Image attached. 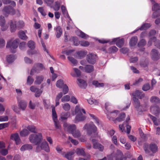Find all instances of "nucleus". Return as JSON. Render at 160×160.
Listing matches in <instances>:
<instances>
[{
    "mask_svg": "<svg viewBox=\"0 0 160 160\" xmlns=\"http://www.w3.org/2000/svg\"><path fill=\"white\" fill-rule=\"evenodd\" d=\"M76 153L78 155H82L84 156L85 153L84 150L82 148H78L76 150Z\"/></svg>",
    "mask_w": 160,
    "mask_h": 160,
    "instance_id": "37",
    "label": "nucleus"
},
{
    "mask_svg": "<svg viewBox=\"0 0 160 160\" xmlns=\"http://www.w3.org/2000/svg\"><path fill=\"white\" fill-rule=\"evenodd\" d=\"M79 36L81 38L84 39H88L89 37L88 35L82 32H80Z\"/></svg>",
    "mask_w": 160,
    "mask_h": 160,
    "instance_id": "58",
    "label": "nucleus"
},
{
    "mask_svg": "<svg viewBox=\"0 0 160 160\" xmlns=\"http://www.w3.org/2000/svg\"><path fill=\"white\" fill-rule=\"evenodd\" d=\"M151 55V58L153 60H157L160 58V54L158 53V51L155 49H153L152 50Z\"/></svg>",
    "mask_w": 160,
    "mask_h": 160,
    "instance_id": "12",
    "label": "nucleus"
},
{
    "mask_svg": "<svg viewBox=\"0 0 160 160\" xmlns=\"http://www.w3.org/2000/svg\"><path fill=\"white\" fill-rule=\"evenodd\" d=\"M0 153L3 156H6L8 153V150L4 148L0 150Z\"/></svg>",
    "mask_w": 160,
    "mask_h": 160,
    "instance_id": "54",
    "label": "nucleus"
},
{
    "mask_svg": "<svg viewBox=\"0 0 160 160\" xmlns=\"http://www.w3.org/2000/svg\"><path fill=\"white\" fill-rule=\"evenodd\" d=\"M38 11L43 16H45L46 15V11H45L44 8L39 7L38 9Z\"/></svg>",
    "mask_w": 160,
    "mask_h": 160,
    "instance_id": "46",
    "label": "nucleus"
},
{
    "mask_svg": "<svg viewBox=\"0 0 160 160\" xmlns=\"http://www.w3.org/2000/svg\"><path fill=\"white\" fill-rule=\"evenodd\" d=\"M159 16H160V11H155L153 13L152 17L153 18H156Z\"/></svg>",
    "mask_w": 160,
    "mask_h": 160,
    "instance_id": "61",
    "label": "nucleus"
},
{
    "mask_svg": "<svg viewBox=\"0 0 160 160\" xmlns=\"http://www.w3.org/2000/svg\"><path fill=\"white\" fill-rule=\"evenodd\" d=\"M150 101L152 103L158 104L160 103V100L159 98L155 96L152 97L150 99Z\"/></svg>",
    "mask_w": 160,
    "mask_h": 160,
    "instance_id": "30",
    "label": "nucleus"
},
{
    "mask_svg": "<svg viewBox=\"0 0 160 160\" xmlns=\"http://www.w3.org/2000/svg\"><path fill=\"white\" fill-rule=\"evenodd\" d=\"M33 81L34 79L32 77L30 76L28 77L27 82V84L30 85L33 83Z\"/></svg>",
    "mask_w": 160,
    "mask_h": 160,
    "instance_id": "53",
    "label": "nucleus"
},
{
    "mask_svg": "<svg viewBox=\"0 0 160 160\" xmlns=\"http://www.w3.org/2000/svg\"><path fill=\"white\" fill-rule=\"evenodd\" d=\"M79 43L81 46L83 47H87L90 44L89 42L87 41H80Z\"/></svg>",
    "mask_w": 160,
    "mask_h": 160,
    "instance_id": "51",
    "label": "nucleus"
},
{
    "mask_svg": "<svg viewBox=\"0 0 160 160\" xmlns=\"http://www.w3.org/2000/svg\"><path fill=\"white\" fill-rule=\"evenodd\" d=\"M29 134V131L26 129H24L20 132V135L22 137H25L28 135Z\"/></svg>",
    "mask_w": 160,
    "mask_h": 160,
    "instance_id": "45",
    "label": "nucleus"
},
{
    "mask_svg": "<svg viewBox=\"0 0 160 160\" xmlns=\"http://www.w3.org/2000/svg\"><path fill=\"white\" fill-rule=\"evenodd\" d=\"M36 68L38 69H39L40 70H42L43 69H45V67L43 65L42 63H37L35 65Z\"/></svg>",
    "mask_w": 160,
    "mask_h": 160,
    "instance_id": "55",
    "label": "nucleus"
},
{
    "mask_svg": "<svg viewBox=\"0 0 160 160\" xmlns=\"http://www.w3.org/2000/svg\"><path fill=\"white\" fill-rule=\"evenodd\" d=\"M70 99V96L68 95L64 96L61 99V101L62 102L69 101Z\"/></svg>",
    "mask_w": 160,
    "mask_h": 160,
    "instance_id": "52",
    "label": "nucleus"
},
{
    "mask_svg": "<svg viewBox=\"0 0 160 160\" xmlns=\"http://www.w3.org/2000/svg\"><path fill=\"white\" fill-rule=\"evenodd\" d=\"M54 29L55 31L56 37L58 38H59L62 34V29L60 26H57L54 28Z\"/></svg>",
    "mask_w": 160,
    "mask_h": 160,
    "instance_id": "18",
    "label": "nucleus"
},
{
    "mask_svg": "<svg viewBox=\"0 0 160 160\" xmlns=\"http://www.w3.org/2000/svg\"><path fill=\"white\" fill-rule=\"evenodd\" d=\"M77 80L79 82L78 83V84L80 87L82 88H85L87 86L86 82L84 80L79 78Z\"/></svg>",
    "mask_w": 160,
    "mask_h": 160,
    "instance_id": "26",
    "label": "nucleus"
},
{
    "mask_svg": "<svg viewBox=\"0 0 160 160\" xmlns=\"http://www.w3.org/2000/svg\"><path fill=\"white\" fill-rule=\"evenodd\" d=\"M151 26L150 23H145L141 26V27L139 28L136 29L134 31V32L138 31L139 30H146L150 28Z\"/></svg>",
    "mask_w": 160,
    "mask_h": 160,
    "instance_id": "24",
    "label": "nucleus"
},
{
    "mask_svg": "<svg viewBox=\"0 0 160 160\" xmlns=\"http://www.w3.org/2000/svg\"><path fill=\"white\" fill-rule=\"evenodd\" d=\"M68 139L74 145H77L78 144V141L75 139H72V138L70 137H68Z\"/></svg>",
    "mask_w": 160,
    "mask_h": 160,
    "instance_id": "63",
    "label": "nucleus"
},
{
    "mask_svg": "<svg viewBox=\"0 0 160 160\" xmlns=\"http://www.w3.org/2000/svg\"><path fill=\"white\" fill-rule=\"evenodd\" d=\"M115 157L116 160H122L123 157V154L119 150H117Z\"/></svg>",
    "mask_w": 160,
    "mask_h": 160,
    "instance_id": "21",
    "label": "nucleus"
},
{
    "mask_svg": "<svg viewBox=\"0 0 160 160\" xmlns=\"http://www.w3.org/2000/svg\"><path fill=\"white\" fill-rule=\"evenodd\" d=\"M61 3L58 1L55 2L54 5L52 6H51V7L55 11H58L59 10Z\"/></svg>",
    "mask_w": 160,
    "mask_h": 160,
    "instance_id": "29",
    "label": "nucleus"
},
{
    "mask_svg": "<svg viewBox=\"0 0 160 160\" xmlns=\"http://www.w3.org/2000/svg\"><path fill=\"white\" fill-rule=\"evenodd\" d=\"M87 53V51L84 50L79 51L77 52L78 57L80 59L84 57Z\"/></svg>",
    "mask_w": 160,
    "mask_h": 160,
    "instance_id": "31",
    "label": "nucleus"
},
{
    "mask_svg": "<svg viewBox=\"0 0 160 160\" xmlns=\"http://www.w3.org/2000/svg\"><path fill=\"white\" fill-rule=\"evenodd\" d=\"M18 103L19 109L23 111L25 109L27 106V103L25 101L23 100H18Z\"/></svg>",
    "mask_w": 160,
    "mask_h": 160,
    "instance_id": "16",
    "label": "nucleus"
},
{
    "mask_svg": "<svg viewBox=\"0 0 160 160\" xmlns=\"http://www.w3.org/2000/svg\"><path fill=\"white\" fill-rule=\"evenodd\" d=\"M133 100L134 102V106L136 108H138L140 106L139 100L136 97H133Z\"/></svg>",
    "mask_w": 160,
    "mask_h": 160,
    "instance_id": "39",
    "label": "nucleus"
},
{
    "mask_svg": "<svg viewBox=\"0 0 160 160\" xmlns=\"http://www.w3.org/2000/svg\"><path fill=\"white\" fill-rule=\"evenodd\" d=\"M10 138L15 141L16 144L18 145L21 143V141L18 133L12 134L11 135Z\"/></svg>",
    "mask_w": 160,
    "mask_h": 160,
    "instance_id": "13",
    "label": "nucleus"
},
{
    "mask_svg": "<svg viewBox=\"0 0 160 160\" xmlns=\"http://www.w3.org/2000/svg\"><path fill=\"white\" fill-rule=\"evenodd\" d=\"M96 56L92 53H89L87 56V60L88 62L91 64H94L96 61Z\"/></svg>",
    "mask_w": 160,
    "mask_h": 160,
    "instance_id": "10",
    "label": "nucleus"
},
{
    "mask_svg": "<svg viewBox=\"0 0 160 160\" xmlns=\"http://www.w3.org/2000/svg\"><path fill=\"white\" fill-rule=\"evenodd\" d=\"M18 44V42L17 41H8L7 42L6 47L9 48L12 53H15Z\"/></svg>",
    "mask_w": 160,
    "mask_h": 160,
    "instance_id": "6",
    "label": "nucleus"
},
{
    "mask_svg": "<svg viewBox=\"0 0 160 160\" xmlns=\"http://www.w3.org/2000/svg\"><path fill=\"white\" fill-rule=\"evenodd\" d=\"M70 113L68 112H63L61 114L60 118L62 120L67 119L70 116Z\"/></svg>",
    "mask_w": 160,
    "mask_h": 160,
    "instance_id": "25",
    "label": "nucleus"
},
{
    "mask_svg": "<svg viewBox=\"0 0 160 160\" xmlns=\"http://www.w3.org/2000/svg\"><path fill=\"white\" fill-rule=\"evenodd\" d=\"M63 93L62 92H60L57 95L55 99L56 104L55 106H57L59 104V101L60 99L62 97Z\"/></svg>",
    "mask_w": 160,
    "mask_h": 160,
    "instance_id": "32",
    "label": "nucleus"
},
{
    "mask_svg": "<svg viewBox=\"0 0 160 160\" xmlns=\"http://www.w3.org/2000/svg\"><path fill=\"white\" fill-rule=\"evenodd\" d=\"M44 78L43 76L42 75L37 76L34 83L36 84H40L43 81Z\"/></svg>",
    "mask_w": 160,
    "mask_h": 160,
    "instance_id": "28",
    "label": "nucleus"
},
{
    "mask_svg": "<svg viewBox=\"0 0 160 160\" xmlns=\"http://www.w3.org/2000/svg\"><path fill=\"white\" fill-rule=\"evenodd\" d=\"M92 84L97 88L103 87L104 86L103 83H99L98 81L94 80L92 82Z\"/></svg>",
    "mask_w": 160,
    "mask_h": 160,
    "instance_id": "33",
    "label": "nucleus"
},
{
    "mask_svg": "<svg viewBox=\"0 0 160 160\" xmlns=\"http://www.w3.org/2000/svg\"><path fill=\"white\" fill-rule=\"evenodd\" d=\"M118 113V111L117 110H115L114 112H110L108 115V116L109 115L111 117L109 119L114 120L113 119L115 118L117 116Z\"/></svg>",
    "mask_w": 160,
    "mask_h": 160,
    "instance_id": "36",
    "label": "nucleus"
},
{
    "mask_svg": "<svg viewBox=\"0 0 160 160\" xmlns=\"http://www.w3.org/2000/svg\"><path fill=\"white\" fill-rule=\"evenodd\" d=\"M83 114H86L85 110L84 109L81 108L79 106L77 105L75 109V113L76 115L74 120L75 123L83 121L86 119L85 116L83 114Z\"/></svg>",
    "mask_w": 160,
    "mask_h": 160,
    "instance_id": "2",
    "label": "nucleus"
},
{
    "mask_svg": "<svg viewBox=\"0 0 160 160\" xmlns=\"http://www.w3.org/2000/svg\"><path fill=\"white\" fill-rule=\"evenodd\" d=\"M124 41H117L116 42V45L119 48L124 46Z\"/></svg>",
    "mask_w": 160,
    "mask_h": 160,
    "instance_id": "49",
    "label": "nucleus"
},
{
    "mask_svg": "<svg viewBox=\"0 0 160 160\" xmlns=\"http://www.w3.org/2000/svg\"><path fill=\"white\" fill-rule=\"evenodd\" d=\"M62 91L64 94L67 93L68 92L69 89L68 86L65 84L62 87Z\"/></svg>",
    "mask_w": 160,
    "mask_h": 160,
    "instance_id": "56",
    "label": "nucleus"
},
{
    "mask_svg": "<svg viewBox=\"0 0 160 160\" xmlns=\"http://www.w3.org/2000/svg\"><path fill=\"white\" fill-rule=\"evenodd\" d=\"M29 139L31 142L38 145L42 139V135L41 133L37 134H32L30 135Z\"/></svg>",
    "mask_w": 160,
    "mask_h": 160,
    "instance_id": "3",
    "label": "nucleus"
},
{
    "mask_svg": "<svg viewBox=\"0 0 160 160\" xmlns=\"http://www.w3.org/2000/svg\"><path fill=\"white\" fill-rule=\"evenodd\" d=\"M27 129L32 132L36 133L37 132L35 127L33 125H29L27 127Z\"/></svg>",
    "mask_w": 160,
    "mask_h": 160,
    "instance_id": "42",
    "label": "nucleus"
},
{
    "mask_svg": "<svg viewBox=\"0 0 160 160\" xmlns=\"http://www.w3.org/2000/svg\"><path fill=\"white\" fill-rule=\"evenodd\" d=\"M5 20L4 17L2 16H0V26L2 27V31H4L7 29L8 26L5 25Z\"/></svg>",
    "mask_w": 160,
    "mask_h": 160,
    "instance_id": "15",
    "label": "nucleus"
},
{
    "mask_svg": "<svg viewBox=\"0 0 160 160\" xmlns=\"http://www.w3.org/2000/svg\"><path fill=\"white\" fill-rule=\"evenodd\" d=\"M149 148L151 151L153 153H155L158 151V147L155 143H151L149 146Z\"/></svg>",
    "mask_w": 160,
    "mask_h": 160,
    "instance_id": "22",
    "label": "nucleus"
},
{
    "mask_svg": "<svg viewBox=\"0 0 160 160\" xmlns=\"http://www.w3.org/2000/svg\"><path fill=\"white\" fill-rule=\"evenodd\" d=\"M118 49L115 46L110 47L108 49L109 51L111 53H115L118 51Z\"/></svg>",
    "mask_w": 160,
    "mask_h": 160,
    "instance_id": "50",
    "label": "nucleus"
},
{
    "mask_svg": "<svg viewBox=\"0 0 160 160\" xmlns=\"http://www.w3.org/2000/svg\"><path fill=\"white\" fill-rule=\"evenodd\" d=\"M142 92L138 90H136L135 92L132 93V95L133 97H138L139 98L141 99L144 97V94L142 93Z\"/></svg>",
    "mask_w": 160,
    "mask_h": 160,
    "instance_id": "19",
    "label": "nucleus"
},
{
    "mask_svg": "<svg viewBox=\"0 0 160 160\" xmlns=\"http://www.w3.org/2000/svg\"><path fill=\"white\" fill-rule=\"evenodd\" d=\"M65 84H64L63 83V81L61 79H60L57 82L56 86L57 87L60 88H62V87L64 85H65Z\"/></svg>",
    "mask_w": 160,
    "mask_h": 160,
    "instance_id": "43",
    "label": "nucleus"
},
{
    "mask_svg": "<svg viewBox=\"0 0 160 160\" xmlns=\"http://www.w3.org/2000/svg\"><path fill=\"white\" fill-rule=\"evenodd\" d=\"M52 118L53 121L57 120V116L54 108L52 109Z\"/></svg>",
    "mask_w": 160,
    "mask_h": 160,
    "instance_id": "57",
    "label": "nucleus"
},
{
    "mask_svg": "<svg viewBox=\"0 0 160 160\" xmlns=\"http://www.w3.org/2000/svg\"><path fill=\"white\" fill-rule=\"evenodd\" d=\"M72 136L75 138H78L81 136V133L80 131L77 128L72 133Z\"/></svg>",
    "mask_w": 160,
    "mask_h": 160,
    "instance_id": "35",
    "label": "nucleus"
},
{
    "mask_svg": "<svg viewBox=\"0 0 160 160\" xmlns=\"http://www.w3.org/2000/svg\"><path fill=\"white\" fill-rule=\"evenodd\" d=\"M150 86L149 84L144 85L142 88V89L144 91H147L150 89Z\"/></svg>",
    "mask_w": 160,
    "mask_h": 160,
    "instance_id": "64",
    "label": "nucleus"
},
{
    "mask_svg": "<svg viewBox=\"0 0 160 160\" xmlns=\"http://www.w3.org/2000/svg\"><path fill=\"white\" fill-rule=\"evenodd\" d=\"M145 41H140L138 43V46L139 47H141V48L140 50V51H143L144 48H142L146 44Z\"/></svg>",
    "mask_w": 160,
    "mask_h": 160,
    "instance_id": "40",
    "label": "nucleus"
},
{
    "mask_svg": "<svg viewBox=\"0 0 160 160\" xmlns=\"http://www.w3.org/2000/svg\"><path fill=\"white\" fill-rule=\"evenodd\" d=\"M88 103L90 104H96L98 103L97 100L93 98H91L89 100H88Z\"/></svg>",
    "mask_w": 160,
    "mask_h": 160,
    "instance_id": "60",
    "label": "nucleus"
},
{
    "mask_svg": "<svg viewBox=\"0 0 160 160\" xmlns=\"http://www.w3.org/2000/svg\"><path fill=\"white\" fill-rule=\"evenodd\" d=\"M74 154V151H72L67 152H63L62 153V155L63 157L66 158L68 160H73V155Z\"/></svg>",
    "mask_w": 160,
    "mask_h": 160,
    "instance_id": "11",
    "label": "nucleus"
},
{
    "mask_svg": "<svg viewBox=\"0 0 160 160\" xmlns=\"http://www.w3.org/2000/svg\"><path fill=\"white\" fill-rule=\"evenodd\" d=\"M42 149L44 150L47 152H48L49 151V148L48 145L46 141L42 142L40 146L38 145L36 148V151L38 152Z\"/></svg>",
    "mask_w": 160,
    "mask_h": 160,
    "instance_id": "7",
    "label": "nucleus"
},
{
    "mask_svg": "<svg viewBox=\"0 0 160 160\" xmlns=\"http://www.w3.org/2000/svg\"><path fill=\"white\" fill-rule=\"evenodd\" d=\"M10 29L12 32H14L16 29V27L19 28H22L24 26V23L22 21H20L18 22L17 23L15 21H10Z\"/></svg>",
    "mask_w": 160,
    "mask_h": 160,
    "instance_id": "5",
    "label": "nucleus"
},
{
    "mask_svg": "<svg viewBox=\"0 0 160 160\" xmlns=\"http://www.w3.org/2000/svg\"><path fill=\"white\" fill-rule=\"evenodd\" d=\"M28 47L32 49L35 48V44L33 41H29L28 43Z\"/></svg>",
    "mask_w": 160,
    "mask_h": 160,
    "instance_id": "47",
    "label": "nucleus"
},
{
    "mask_svg": "<svg viewBox=\"0 0 160 160\" xmlns=\"http://www.w3.org/2000/svg\"><path fill=\"white\" fill-rule=\"evenodd\" d=\"M148 62L146 61H143L141 62L140 63V65L141 67L144 68L145 69L148 70Z\"/></svg>",
    "mask_w": 160,
    "mask_h": 160,
    "instance_id": "48",
    "label": "nucleus"
},
{
    "mask_svg": "<svg viewBox=\"0 0 160 160\" xmlns=\"http://www.w3.org/2000/svg\"><path fill=\"white\" fill-rule=\"evenodd\" d=\"M85 72L88 73H90L93 72L94 70L93 66L87 65L84 67Z\"/></svg>",
    "mask_w": 160,
    "mask_h": 160,
    "instance_id": "20",
    "label": "nucleus"
},
{
    "mask_svg": "<svg viewBox=\"0 0 160 160\" xmlns=\"http://www.w3.org/2000/svg\"><path fill=\"white\" fill-rule=\"evenodd\" d=\"M16 58V57L15 56L12 55H10L7 57V61L8 62L11 63L13 62Z\"/></svg>",
    "mask_w": 160,
    "mask_h": 160,
    "instance_id": "38",
    "label": "nucleus"
},
{
    "mask_svg": "<svg viewBox=\"0 0 160 160\" xmlns=\"http://www.w3.org/2000/svg\"><path fill=\"white\" fill-rule=\"evenodd\" d=\"M84 130H86L88 134L91 135L92 132L95 133L97 131V128L93 122L86 124L83 128Z\"/></svg>",
    "mask_w": 160,
    "mask_h": 160,
    "instance_id": "4",
    "label": "nucleus"
},
{
    "mask_svg": "<svg viewBox=\"0 0 160 160\" xmlns=\"http://www.w3.org/2000/svg\"><path fill=\"white\" fill-rule=\"evenodd\" d=\"M44 1L48 6L51 7L54 2V0H44Z\"/></svg>",
    "mask_w": 160,
    "mask_h": 160,
    "instance_id": "62",
    "label": "nucleus"
},
{
    "mask_svg": "<svg viewBox=\"0 0 160 160\" xmlns=\"http://www.w3.org/2000/svg\"><path fill=\"white\" fill-rule=\"evenodd\" d=\"M27 32L26 30L23 31L22 30H20L18 32V35L19 37L22 40H26L28 39V37L26 35V33Z\"/></svg>",
    "mask_w": 160,
    "mask_h": 160,
    "instance_id": "17",
    "label": "nucleus"
},
{
    "mask_svg": "<svg viewBox=\"0 0 160 160\" xmlns=\"http://www.w3.org/2000/svg\"><path fill=\"white\" fill-rule=\"evenodd\" d=\"M125 116V113H121L119 117L115 119V120L119 122H121L123 120Z\"/></svg>",
    "mask_w": 160,
    "mask_h": 160,
    "instance_id": "41",
    "label": "nucleus"
},
{
    "mask_svg": "<svg viewBox=\"0 0 160 160\" xmlns=\"http://www.w3.org/2000/svg\"><path fill=\"white\" fill-rule=\"evenodd\" d=\"M152 4H153V6L152 7V10L154 11H160V4H158L156 3L153 0H151Z\"/></svg>",
    "mask_w": 160,
    "mask_h": 160,
    "instance_id": "23",
    "label": "nucleus"
},
{
    "mask_svg": "<svg viewBox=\"0 0 160 160\" xmlns=\"http://www.w3.org/2000/svg\"><path fill=\"white\" fill-rule=\"evenodd\" d=\"M62 107L63 109L65 111H68L70 110L71 106L68 103L62 104Z\"/></svg>",
    "mask_w": 160,
    "mask_h": 160,
    "instance_id": "44",
    "label": "nucleus"
},
{
    "mask_svg": "<svg viewBox=\"0 0 160 160\" xmlns=\"http://www.w3.org/2000/svg\"><path fill=\"white\" fill-rule=\"evenodd\" d=\"M93 143L92 147L95 149H98L100 151L102 152L104 149V147L102 145L94 139H90Z\"/></svg>",
    "mask_w": 160,
    "mask_h": 160,
    "instance_id": "9",
    "label": "nucleus"
},
{
    "mask_svg": "<svg viewBox=\"0 0 160 160\" xmlns=\"http://www.w3.org/2000/svg\"><path fill=\"white\" fill-rule=\"evenodd\" d=\"M68 58L73 64H77V61L74 58L72 57H68Z\"/></svg>",
    "mask_w": 160,
    "mask_h": 160,
    "instance_id": "59",
    "label": "nucleus"
},
{
    "mask_svg": "<svg viewBox=\"0 0 160 160\" xmlns=\"http://www.w3.org/2000/svg\"><path fill=\"white\" fill-rule=\"evenodd\" d=\"M3 3L5 4H10L11 6H5L2 10L4 15L7 17L9 14L14 15L16 13V11L13 7L16 5V3L14 1L11 0H2Z\"/></svg>",
    "mask_w": 160,
    "mask_h": 160,
    "instance_id": "1",
    "label": "nucleus"
},
{
    "mask_svg": "<svg viewBox=\"0 0 160 160\" xmlns=\"http://www.w3.org/2000/svg\"><path fill=\"white\" fill-rule=\"evenodd\" d=\"M148 116L152 120L155 125L156 126L158 125L159 123L157 118L156 117L150 114H148Z\"/></svg>",
    "mask_w": 160,
    "mask_h": 160,
    "instance_id": "34",
    "label": "nucleus"
},
{
    "mask_svg": "<svg viewBox=\"0 0 160 160\" xmlns=\"http://www.w3.org/2000/svg\"><path fill=\"white\" fill-rule=\"evenodd\" d=\"M150 109L151 112L155 116L158 114V112L160 110L159 106L156 105L151 106Z\"/></svg>",
    "mask_w": 160,
    "mask_h": 160,
    "instance_id": "14",
    "label": "nucleus"
},
{
    "mask_svg": "<svg viewBox=\"0 0 160 160\" xmlns=\"http://www.w3.org/2000/svg\"><path fill=\"white\" fill-rule=\"evenodd\" d=\"M63 126L65 130L71 134L77 128L75 125L74 124H69L65 123H64Z\"/></svg>",
    "mask_w": 160,
    "mask_h": 160,
    "instance_id": "8",
    "label": "nucleus"
},
{
    "mask_svg": "<svg viewBox=\"0 0 160 160\" xmlns=\"http://www.w3.org/2000/svg\"><path fill=\"white\" fill-rule=\"evenodd\" d=\"M32 147L30 144H26L22 145L20 148V150L22 151H23L27 150H30L32 149Z\"/></svg>",
    "mask_w": 160,
    "mask_h": 160,
    "instance_id": "27",
    "label": "nucleus"
}]
</instances>
